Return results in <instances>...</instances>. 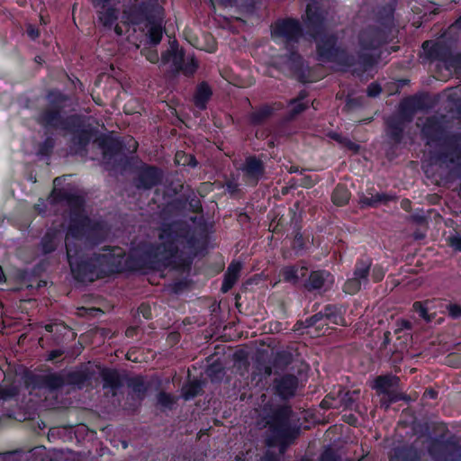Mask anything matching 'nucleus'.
<instances>
[{
	"mask_svg": "<svg viewBox=\"0 0 461 461\" xmlns=\"http://www.w3.org/2000/svg\"><path fill=\"white\" fill-rule=\"evenodd\" d=\"M194 395H195V393H194H194H189V392H185V399H189V398H191V397H194Z\"/></svg>",
	"mask_w": 461,
	"mask_h": 461,
	"instance_id": "obj_41",
	"label": "nucleus"
},
{
	"mask_svg": "<svg viewBox=\"0 0 461 461\" xmlns=\"http://www.w3.org/2000/svg\"><path fill=\"white\" fill-rule=\"evenodd\" d=\"M273 108L271 106L266 105L260 108L257 113L253 115V120L255 122H259L264 118L267 117L272 113Z\"/></svg>",
	"mask_w": 461,
	"mask_h": 461,
	"instance_id": "obj_29",
	"label": "nucleus"
},
{
	"mask_svg": "<svg viewBox=\"0 0 461 461\" xmlns=\"http://www.w3.org/2000/svg\"><path fill=\"white\" fill-rule=\"evenodd\" d=\"M4 280H5V275H4L2 267H0V283L3 282Z\"/></svg>",
	"mask_w": 461,
	"mask_h": 461,
	"instance_id": "obj_43",
	"label": "nucleus"
},
{
	"mask_svg": "<svg viewBox=\"0 0 461 461\" xmlns=\"http://www.w3.org/2000/svg\"><path fill=\"white\" fill-rule=\"evenodd\" d=\"M290 408L285 406L280 408L276 414L266 422V425H268L269 430L272 433V438L267 439L269 446H274L278 442L283 443L290 436Z\"/></svg>",
	"mask_w": 461,
	"mask_h": 461,
	"instance_id": "obj_4",
	"label": "nucleus"
},
{
	"mask_svg": "<svg viewBox=\"0 0 461 461\" xmlns=\"http://www.w3.org/2000/svg\"><path fill=\"white\" fill-rule=\"evenodd\" d=\"M110 0H93L95 6H99V21L106 28L113 26L118 19V9L108 5Z\"/></svg>",
	"mask_w": 461,
	"mask_h": 461,
	"instance_id": "obj_11",
	"label": "nucleus"
},
{
	"mask_svg": "<svg viewBox=\"0 0 461 461\" xmlns=\"http://www.w3.org/2000/svg\"><path fill=\"white\" fill-rule=\"evenodd\" d=\"M321 404H323V405L326 404V401L325 400L322 401Z\"/></svg>",
	"mask_w": 461,
	"mask_h": 461,
	"instance_id": "obj_56",
	"label": "nucleus"
},
{
	"mask_svg": "<svg viewBox=\"0 0 461 461\" xmlns=\"http://www.w3.org/2000/svg\"><path fill=\"white\" fill-rule=\"evenodd\" d=\"M158 401L159 404L165 407H169L174 402L171 395L167 394L165 393H161L158 394Z\"/></svg>",
	"mask_w": 461,
	"mask_h": 461,
	"instance_id": "obj_32",
	"label": "nucleus"
},
{
	"mask_svg": "<svg viewBox=\"0 0 461 461\" xmlns=\"http://www.w3.org/2000/svg\"><path fill=\"white\" fill-rule=\"evenodd\" d=\"M390 461H396V457H392Z\"/></svg>",
	"mask_w": 461,
	"mask_h": 461,
	"instance_id": "obj_54",
	"label": "nucleus"
},
{
	"mask_svg": "<svg viewBox=\"0 0 461 461\" xmlns=\"http://www.w3.org/2000/svg\"><path fill=\"white\" fill-rule=\"evenodd\" d=\"M160 180V173L154 167L144 169L140 176V184L144 188H150Z\"/></svg>",
	"mask_w": 461,
	"mask_h": 461,
	"instance_id": "obj_17",
	"label": "nucleus"
},
{
	"mask_svg": "<svg viewBox=\"0 0 461 461\" xmlns=\"http://www.w3.org/2000/svg\"><path fill=\"white\" fill-rule=\"evenodd\" d=\"M305 95L301 94L299 98L293 100L290 102V113L291 117H294L303 111H304L307 108V104L303 102V99L304 98Z\"/></svg>",
	"mask_w": 461,
	"mask_h": 461,
	"instance_id": "obj_24",
	"label": "nucleus"
},
{
	"mask_svg": "<svg viewBox=\"0 0 461 461\" xmlns=\"http://www.w3.org/2000/svg\"><path fill=\"white\" fill-rule=\"evenodd\" d=\"M302 34L300 24L297 21L287 19L276 22L272 26V37L278 42L292 45L296 42Z\"/></svg>",
	"mask_w": 461,
	"mask_h": 461,
	"instance_id": "obj_5",
	"label": "nucleus"
},
{
	"mask_svg": "<svg viewBox=\"0 0 461 461\" xmlns=\"http://www.w3.org/2000/svg\"><path fill=\"white\" fill-rule=\"evenodd\" d=\"M384 276V270L382 267L375 266L372 271V278L375 282H379Z\"/></svg>",
	"mask_w": 461,
	"mask_h": 461,
	"instance_id": "obj_33",
	"label": "nucleus"
},
{
	"mask_svg": "<svg viewBox=\"0 0 461 461\" xmlns=\"http://www.w3.org/2000/svg\"><path fill=\"white\" fill-rule=\"evenodd\" d=\"M178 225L165 226L159 233V245L154 250V258L164 266L173 263L172 258L178 251L183 238L177 233Z\"/></svg>",
	"mask_w": 461,
	"mask_h": 461,
	"instance_id": "obj_3",
	"label": "nucleus"
},
{
	"mask_svg": "<svg viewBox=\"0 0 461 461\" xmlns=\"http://www.w3.org/2000/svg\"><path fill=\"white\" fill-rule=\"evenodd\" d=\"M104 380L105 382V385L111 386L114 388L118 384V377L115 372L106 370L103 373Z\"/></svg>",
	"mask_w": 461,
	"mask_h": 461,
	"instance_id": "obj_26",
	"label": "nucleus"
},
{
	"mask_svg": "<svg viewBox=\"0 0 461 461\" xmlns=\"http://www.w3.org/2000/svg\"><path fill=\"white\" fill-rule=\"evenodd\" d=\"M212 95V91L206 84H201L194 96L195 105L201 109L205 107L206 102Z\"/></svg>",
	"mask_w": 461,
	"mask_h": 461,
	"instance_id": "obj_19",
	"label": "nucleus"
},
{
	"mask_svg": "<svg viewBox=\"0 0 461 461\" xmlns=\"http://www.w3.org/2000/svg\"><path fill=\"white\" fill-rule=\"evenodd\" d=\"M246 176L254 184L263 175V166L260 160L255 158H249L243 168Z\"/></svg>",
	"mask_w": 461,
	"mask_h": 461,
	"instance_id": "obj_13",
	"label": "nucleus"
},
{
	"mask_svg": "<svg viewBox=\"0 0 461 461\" xmlns=\"http://www.w3.org/2000/svg\"><path fill=\"white\" fill-rule=\"evenodd\" d=\"M266 373H267V375H270L271 370H270V368H269V367H267V368Z\"/></svg>",
	"mask_w": 461,
	"mask_h": 461,
	"instance_id": "obj_49",
	"label": "nucleus"
},
{
	"mask_svg": "<svg viewBox=\"0 0 461 461\" xmlns=\"http://www.w3.org/2000/svg\"><path fill=\"white\" fill-rule=\"evenodd\" d=\"M123 23H141L147 22L146 28L150 41L157 45L159 43L163 34V9L158 0H146L138 3L137 0L123 11L122 16Z\"/></svg>",
	"mask_w": 461,
	"mask_h": 461,
	"instance_id": "obj_2",
	"label": "nucleus"
},
{
	"mask_svg": "<svg viewBox=\"0 0 461 461\" xmlns=\"http://www.w3.org/2000/svg\"><path fill=\"white\" fill-rule=\"evenodd\" d=\"M376 32H365L361 35V44L365 49L376 48L380 45L381 41L377 37Z\"/></svg>",
	"mask_w": 461,
	"mask_h": 461,
	"instance_id": "obj_22",
	"label": "nucleus"
},
{
	"mask_svg": "<svg viewBox=\"0 0 461 461\" xmlns=\"http://www.w3.org/2000/svg\"><path fill=\"white\" fill-rule=\"evenodd\" d=\"M57 356H58V354H57V353H52V354L50 355V358H51V359H53V358H54V357H56Z\"/></svg>",
	"mask_w": 461,
	"mask_h": 461,
	"instance_id": "obj_48",
	"label": "nucleus"
},
{
	"mask_svg": "<svg viewBox=\"0 0 461 461\" xmlns=\"http://www.w3.org/2000/svg\"><path fill=\"white\" fill-rule=\"evenodd\" d=\"M389 199H390V197L384 194L377 193L375 195L372 194H369L368 195H363L360 198V203L363 205H366V206H376L378 203H385Z\"/></svg>",
	"mask_w": 461,
	"mask_h": 461,
	"instance_id": "obj_20",
	"label": "nucleus"
},
{
	"mask_svg": "<svg viewBox=\"0 0 461 461\" xmlns=\"http://www.w3.org/2000/svg\"><path fill=\"white\" fill-rule=\"evenodd\" d=\"M332 200L337 205H344L349 200V192L345 186L338 185L333 192Z\"/></svg>",
	"mask_w": 461,
	"mask_h": 461,
	"instance_id": "obj_21",
	"label": "nucleus"
},
{
	"mask_svg": "<svg viewBox=\"0 0 461 461\" xmlns=\"http://www.w3.org/2000/svg\"><path fill=\"white\" fill-rule=\"evenodd\" d=\"M46 330L49 331V332H52L53 331V328H54V325L52 324H49V325H46Z\"/></svg>",
	"mask_w": 461,
	"mask_h": 461,
	"instance_id": "obj_42",
	"label": "nucleus"
},
{
	"mask_svg": "<svg viewBox=\"0 0 461 461\" xmlns=\"http://www.w3.org/2000/svg\"><path fill=\"white\" fill-rule=\"evenodd\" d=\"M60 233L58 230H50L46 233L41 241L42 250L44 253H50L56 249L59 241Z\"/></svg>",
	"mask_w": 461,
	"mask_h": 461,
	"instance_id": "obj_18",
	"label": "nucleus"
},
{
	"mask_svg": "<svg viewBox=\"0 0 461 461\" xmlns=\"http://www.w3.org/2000/svg\"><path fill=\"white\" fill-rule=\"evenodd\" d=\"M27 33H28L29 37L33 40L39 36V31L32 25H29L27 27Z\"/></svg>",
	"mask_w": 461,
	"mask_h": 461,
	"instance_id": "obj_38",
	"label": "nucleus"
},
{
	"mask_svg": "<svg viewBox=\"0 0 461 461\" xmlns=\"http://www.w3.org/2000/svg\"><path fill=\"white\" fill-rule=\"evenodd\" d=\"M447 311L452 318L457 319L461 317V307L457 304H450L447 307Z\"/></svg>",
	"mask_w": 461,
	"mask_h": 461,
	"instance_id": "obj_34",
	"label": "nucleus"
},
{
	"mask_svg": "<svg viewBox=\"0 0 461 461\" xmlns=\"http://www.w3.org/2000/svg\"><path fill=\"white\" fill-rule=\"evenodd\" d=\"M370 266L371 263L368 259L361 260L357 263L354 276L348 279L344 285L345 293L355 294L361 289L362 285L367 283Z\"/></svg>",
	"mask_w": 461,
	"mask_h": 461,
	"instance_id": "obj_8",
	"label": "nucleus"
},
{
	"mask_svg": "<svg viewBox=\"0 0 461 461\" xmlns=\"http://www.w3.org/2000/svg\"><path fill=\"white\" fill-rule=\"evenodd\" d=\"M52 379L54 380L52 386L57 387L61 384V380L59 377L53 376Z\"/></svg>",
	"mask_w": 461,
	"mask_h": 461,
	"instance_id": "obj_39",
	"label": "nucleus"
},
{
	"mask_svg": "<svg viewBox=\"0 0 461 461\" xmlns=\"http://www.w3.org/2000/svg\"><path fill=\"white\" fill-rule=\"evenodd\" d=\"M427 393H429V394L430 395V397H431V398H434V397H435V393H434V392H432V391H429V392H427Z\"/></svg>",
	"mask_w": 461,
	"mask_h": 461,
	"instance_id": "obj_47",
	"label": "nucleus"
},
{
	"mask_svg": "<svg viewBox=\"0 0 461 461\" xmlns=\"http://www.w3.org/2000/svg\"><path fill=\"white\" fill-rule=\"evenodd\" d=\"M145 56L148 60L151 63H156L158 61V55L155 50H149L145 53Z\"/></svg>",
	"mask_w": 461,
	"mask_h": 461,
	"instance_id": "obj_37",
	"label": "nucleus"
},
{
	"mask_svg": "<svg viewBox=\"0 0 461 461\" xmlns=\"http://www.w3.org/2000/svg\"><path fill=\"white\" fill-rule=\"evenodd\" d=\"M409 202L408 201H405V202H402V207L404 209H407V205H408Z\"/></svg>",
	"mask_w": 461,
	"mask_h": 461,
	"instance_id": "obj_46",
	"label": "nucleus"
},
{
	"mask_svg": "<svg viewBox=\"0 0 461 461\" xmlns=\"http://www.w3.org/2000/svg\"><path fill=\"white\" fill-rule=\"evenodd\" d=\"M317 44V51L321 61H329L336 59L339 55V50L335 48V39L323 32H318L314 35Z\"/></svg>",
	"mask_w": 461,
	"mask_h": 461,
	"instance_id": "obj_9",
	"label": "nucleus"
},
{
	"mask_svg": "<svg viewBox=\"0 0 461 461\" xmlns=\"http://www.w3.org/2000/svg\"><path fill=\"white\" fill-rule=\"evenodd\" d=\"M334 282L333 276L325 270H317L311 273L306 287L309 290H327Z\"/></svg>",
	"mask_w": 461,
	"mask_h": 461,
	"instance_id": "obj_10",
	"label": "nucleus"
},
{
	"mask_svg": "<svg viewBox=\"0 0 461 461\" xmlns=\"http://www.w3.org/2000/svg\"><path fill=\"white\" fill-rule=\"evenodd\" d=\"M381 92V87L379 86V85L377 84H371L368 87H367V95L369 96H376L380 94Z\"/></svg>",
	"mask_w": 461,
	"mask_h": 461,
	"instance_id": "obj_36",
	"label": "nucleus"
},
{
	"mask_svg": "<svg viewBox=\"0 0 461 461\" xmlns=\"http://www.w3.org/2000/svg\"><path fill=\"white\" fill-rule=\"evenodd\" d=\"M413 309L416 312L419 313L420 317L426 321H430V317L427 313V307L423 303L420 302L414 303Z\"/></svg>",
	"mask_w": 461,
	"mask_h": 461,
	"instance_id": "obj_30",
	"label": "nucleus"
},
{
	"mask_svg": "<svg viewBox=\"0 0 461 461\" xmlns=\"http://www.w3.org/2000/svg\"><path fill=\"white\" fill-rule=\"evenodd\" d=\"M297 384V378L294 375H285L276 380V388L279 395L286 398L294 395Z\"/></svg>",
	"mask_w": 461,
	"mask_h": 461,
	"instance_id": "obj_12",
	"label": "nucleus"
},
{
	"mask_svg": "<svg viewBox=\"0 0 461 461\" xmlns=\"http://www.w3.org/2000/svg\"><path fill=\"white\" fill-rule=\"evenodd\" d=\"M175 160L178 165H191L193 167L196 165L194 158L191 155H186L182 151H179L176 154Z\"/></svg>",
	"mask_w": 461,
	"mask_h": 461,
	"instance_id": "obj_25",
	"label": "nucleus"
},
{
	"mask_svg": "<svg viewBox=\"0 0 461 461\" xmlns=\"http://www.w3.org/2000/svg\"><path fill=\"white\" fill-rule=\"evenodd\" d=\"M430 45H431V43L429 41H425L423 43L422 47L424 50H427Z\"/></svg>",
	"mask_w": 461,
	"mask_h": 461,
	"instance_id": "obj_44",
	"label": "nucleus"
},
{
	"mask_svg": "<svg viewBox=\"0 0 461 461\" xmlns=\"http://www.w3.org/2000/svg\"><path fill=\"white\" fill-rule=\"evenodd\" d=\"M456 25L461 26V18L456 22Z\"/></svg>",
	"mask_w": 461,
	"mask_h": 461,
	"instance_id": "obj_53",
	"label": "nucleus"
},
{
	"mask_svg": "<svg viewBox=\"0 0 461 461\" xmlns=\"http://www.w3.org/2000/svg\"><path fill=\"white\" fill-rule=\"evenodd\" d=\"M114 31H115V32L118 35H122V28L118 24H115Z\"/></svg>",
	"mask_w": 461,
	"mask_h": 461,
	"instance_id": "obj_40",
	"label": "nucleus"
},
{
	"mask_svg": "<svg viewBox=\"0 0 461 461\" xmlns=\"http://www.w3.org/2000/svg\"><path fill=\"white\" fill-rule=\"evenodd\" d=\"M438 127L434 119H428L426 124L422 128V133L429 138L432 133H438Z\"/></svg>",
	"mask_w": 461,
	"mask_h": 461,
	"instance_id": "obj_28",
	"label": "nucleus"
},
{
	"mask_svg": "<svg viewBox=\"0 0 461 461\" xmlns=\"http://www.w3.org/2000/svg\"><path fill=\"white\" fill-rule=\"evenodd\" d=\"M162 61L172 62L174 69L182 70L186 75L193 74L197 66L193 58L190 59V63L185 64L184 54L175 43H172L170 50L162 55Z\"/></svg>",
	"mask_w": 461,
	"mask_h": 461,
	"instance_id": "obj_7",
	"label": "nucleus"
},
{
	"mask_svg": "<svg viewBox=\"0 0 461 461\" xmlns=\"http://www.w3.org/2000/svg\"><path fill=\"white\" fill-rule=\"evenodd\" d=\"M328 456V452L324 453L323 456H322V460L324 461V459L327 457Z\"/></svg>",
	"mask_w": 461,
	"mask_h": 461,
	"instance_id": "obj_51",
	"label": "nucleus"
},
{
	"mask_svg": "<svg viewBox=\"0 0 461 461\" xmlns=\"http://www.w3.org/2000/svg\"><path fill=\"white\" fill-rule=\"evenodd\" d=\"M222 3L224 4H228V3H230L231 0H221Z\"/></svg>",
	"mask_w": 461,
	"mask_h": 461,
	"instance_id": "obj_52",
	"label": "nucleus"
},
{
	"mask_svg": "<svg viewBox=\"0 0 461 461\" xmlns=\"http://www.w3.org/2000/svg\"><path fill=\"white\" fill-rule=\"evenodd\" d=\"M398 382V377L393 375H380L374 381L372 387L379 395H382L381 404L384 405L386 408L391 402L400 399L396 392Z\"/></svg>",
	"mask_w": 461,
	"mask_h": 461,
	"instance_id": "obj_6",
	"label": "nucleus"
},
{
	"mask_svg": "<svg viewBox=\"0 0 461 461\" xmlns=\"http://www.w3.org/2000/svg\"><path fill=\"white\" fill-rule=\"evenodd\" d=\"M333 138H335V139H336L338 141H339V142H341V141H342V140H341V139H340V137H339V135H337V134H333Z\"/></svg>",
	"mask_w": 461,
	"mask_h": 461,
	"instance_id": "obj_45",
	"label": "nucleus"
},
{
	"mask_svg": "<svg viewBox=\"0 0 461 461\" xmlns=\"http://www.w3.org/2000/svg\"><path fill=\"white\" fill-rule=\"evenodd\" d=\"M393 135H395L396 137L398 136V132H393Z\"/></svg>",
	"mask_w": 461,
	"mask_h": 461,
	"instance_id": "obj_55",
	"label": "nucleus"
},
{
	"mask_svg": "<svg viewBox=\"0 0 461 461\" xmlns=\"http://www.w3.org/2000/svg\"><path fill=\"white\" fill-rule=\"evenodd\" d=\"M306 16L309 24L312 27L318 26L322 23L324 17L319 2H313L307 5Z\"/></svg>",
	"mask_w": 461,
	"mask_h": 461,
	"instance_id": "obj_15",
	"label": "nucleus"
},
{
	"mask_svg": "<svg viewBox=\"0 0 461 461\" xmlns=\"http://www.w3.org/2000/svg\"><path fill=\"white\" fill-rule=\"evenodd\" d=\"M312 319L314 320V321H313L312 323H315V322L317 321L318 315H314V316L312 317Z\"/></svg>",
	"mask_w": 461,
	"mask_h": 461,
	"instance_id": "obj_50",
	"label": "nucleus"
},
{
	"mask_svg": "<svg viewBox=\"0 0 461 461\" xmlns=\"http://www.w3.org/2000/svg\"><path fill=\"white\" fill-rule=\"evenodd\" d=\"M325 317L330 321L335 324L342 323V318L339 315H335L332 313V307L328 306L325 308L324 312Z\"/></svg>",
	"mask_w": 461,
	"mask_h": 461,
	"instance_id": "obj_31",
	"label": "nucleus"
},
{
	"mask_svg": "<svg viewBox=\"0 0 461 461\" xmlns=\"http://www.w3.org/2000/svg\"><path fill=\"white\" fill-rule=\"evenodd\" d=\"M448 241L455 249L461 251V236L449 237Z\"/></svg>",
	"mask_w": 461,
	"mask_h": 461,
	"instance_id": "obj_35",
	"label": "nucleus"
},
{
	"mask_svg": "<svg viewBox=\"0 0 461 461\" xmlns=\"http://www.w3.org/2000/svg\"><path fill=\"white\" fill-rule=\"evenodd\" d=\"M83 200L77 197L71 202V212L66 234L67 256L74 277L82 282H92L115 271L122 264V251L121 249H108V253L99 255L95 259L85 260L86 253L81 246L92 242L95 239L104 238L106 234L101 223H92L82 209Z\"/></svg>",
	"mask_w": 461,
	"mask_h": 461,
	"instance_id": "obj_1",
	"label": "nucleus"
},
{
	"mask_svg": "<svg viewBox=\"0 0 461 461\" xmlns=\"http://www.w3.org/2000/svg\"><path fill=\"white\" fill-rule=\"evenodd\" d=\"M443 66L447 71L458 73L461 71V55H455L443 61Z\"/></svg>",
	"mask_w": 461,
	"mask_h": 461,
	"instance_id": "obj_23",
	"label": "nucleus"
},
{
	"mask_svg": "<svg viewBox=\"0 0 461 461\" xmlns=\"http://www.w3.org/2000/svg\"><path fill=\"white\" fill-rule=\"evenodd\" d=\"M306 273L307 268L304 267H288L282 270L284 279L293 284L298 283L306 276Z\"/></svg>",
	"mask_w": 461,
	"mask_h": 461,
	"instance_id": "obj_16",
	"label": "nucleus"
},
{
	"mask_svg": "<svg viewBox=\"0 0 461 461\" xmlns=\"http://www.w3.org/2000/svg\"><path fill=\"white\" fill-rule=\"evenodd\" d=\"M58 119L59 114L56 112H47L41 117V122L52 126H57Z\"/></svg>",
	"mask_w": 461,
	"mask_h": 461,
	"instance_id": "obj_27",
	"label": "nucleus"
},
{
	"mask_svg": "<svg viewBox=\"0 0 461 461\" xmlns=\"http://www.w3.org/2000/svg\"><path fill=\"white\" fill-rule=\"evenodd\" d=\"M241 270V264L239 262H232L227 269L225 274L224 281L222 283V292H228L239 278L240 272Z\"/></svg>",
	"mask_w": 461,
	"mask_h": 461,
	"instance_id": "obj_14",
	"label": "nucleus"
}]
</instances>
